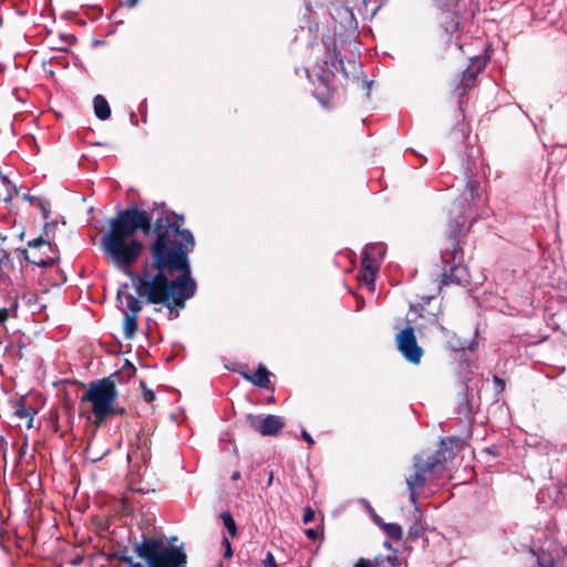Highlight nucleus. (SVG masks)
<instances>
[{
	"instance_id": "33",
	"label": "nucleus",
	"mask_w": 567,
	"mask_h": 567,
	"mask_svg": "<svg viewBox=\"0 0 567 567\" xmlns=\"http://www.w3.org/2000/svg\"><path fill=\"white\" fill-rule=\"evenodd\" d=\"M302 437L305 439V441H307L309 444H313V440L312 437L310 436V434L306 431H302Z\"/></svg>"
},
{
	"instance_id": "11",
	"label": "nucleus",
	"mask_w": 567,
	"mask_h": 567,
	"mask_svg": "<svg viewBox=\"0 0 567 567\" xmlns=\"http://www.w3.org/2000/svg\"><path fill=\"white\" fill-rule=\"evenodd\" d=\"M270 372L264 367L259 365L254 374H244V378L257 386L267 389L269 386Z\"/></svg>"
},
{
	"instance_id": "30",
	"label": "nucleus",
	"mask_w": 567,
	"mask_h": 567,
	"mask_svg": "<svg viewBox=\"0 0 567 567\" xmlns=\"http://www.w3.org/2000/svg\"><path fill=\"white\" fill-rule=\"evenodd\" d=\"M306 535L310 539H316L318 537V530H316L313 528H309L306 530Z\"/></svg>"
},
{
	"instance_id": "8",
	"label": "nucleus",
	"mask_w": 567,
	"mask_h": 567,
	"mask_svg": "<svg viewBox=\"0 0 567 567\" xmlns=\"http://www.w3.org/2000/svg\"><path fill=\"white\" fill-rule=\"evenodd\" d=\"M247 425L262 436H274L280 433L285 421L279 415H254L248 414L245 419Z\"/></svg>"
},
{
	"instance_id": "39",
	"label": "nucleus",
	"mask_w": 567,
	"mask_h": 567,
	"mask_svg": "<svg viewBox=\"0 0 567 567\" xmlns=\"http://www.w3.org/2000/svg\"><path fill=\"white\" fill-rule=\"evenodd\" d=\"M361 307H362V302H359V303H358V309L360 310V309H361Z\"/></svg>"
},
{
	"instance_id": "18",
	"label": "nucleus",
	"mask_w": 567,
	"mask_h": 567,
	"mask_svg": "<svg viewBox=\"0 0 567 567\" xmlns=\"http://www.w3.org/2000/svg\"><path fill=\"white\" fill-rule=\"evenodd\" d=\"M27 259L37 265V266H40V267H48V266H51L53 262H54V258L53 257H49V258H41V257H37L34 252H31L30 255H27Z\"/></svg>"
},
{
	"instance_id": "24",
	"label": "nucleus",
	"mask_w": 567,
	"mask_h": 567,
	"mask_svg": "<svg viewBox=\"0 0 567 567\" xmlns=\"http://www.w3.org/2000/svg\"><path fill=\"white\" fill-rule=\"evenodd\" d=\"M142 386H143V398H144V400L146 402H148V403L153 402L154 399H155V393L152 390L146 389L144 386V383H142Z\"/></svg>"
},
{
	"instance_id": "37",
	"label": "nucleus",
	"mask_w": 567,
	"mask_h": 567,
	"mask_svg": "<svg viewBox=\"0 0 567 567\" xmlns=\"http://www.w3.org/2000/svg\"><path fill=\"white\" fill-rule=\"evenodd\" d=\"M239 477H240L239 472H235V473L233 474V480H238Z\"/></svg>"
},
{
	"instance_id": "15",
	"label": "nucleus",
	"mask_w": 567,
	"mask_h": 567,
	"mask_svg": "<svg viewBox=\"0 0 567 567\" xmlns=\"http://www.w3.org/2000/svg\"><path fill=\"white\" fill-rule=\"evenodd\" d=\"M137 315L124 313L123 331L126 339H132L137 330Z\"/></svg>"
},
{
	"instance_id": "5",
	"label": "nucleus",
	"mask_w": 567,
	"mask_h": 567,
	"mask_svg": "<svg viewBox=\"0 0 567 567\" xmlns=\"http://www.w3.org/2000/svg\"><path fill=\"white\" fill-rule=\"evenodd\" d=\"M116 399L117 391L114 381L102 379L91 383L81 400L90 403L95 422L101 424L110 415L116 413Z\"/></svg>"
},
{
	"instance_id": "31",
	"label": "nucleus",
	"mask_w": 567,
	"mask_h": 567,
	"mask_svg": "<svg viewBox=\"0 0 567 567\" xmlns=\"http://www.w3.org/2000/svg\"><path fill=\"white\" fill-rule=\"evenodd\" d=\"M8 310L6 308H0V323L4 322L8 319Z\"/></svg>"
},
{
	"instance_id": "17",
	"label": "nucleus",
	"mask_w": 567,
	"mask_h": 567,
	"mask_svg": "<svg viewBox=\"0 0 567 567\" xmlns=\"http://www.w3.org/2000/svg\"><path fill=\"white\" fill-rule=\"evenodd\" d=\"M220 518H221L225 527L227 528L229 535L231 537H235L237 534V527H236V523H235V519L233 518L231 514L229 512H224L220 514Z\"/></svg>"
},
{
	"instance_id": "4",
	"label": "nucleus",
	"mask_w": 567,
	"mask_h": 567,
	"mask_svg": "<svg viewBox=\"0 0 567 567\" xmlns=\"http://www.w3.org/2000/svg\"><path fill=\"white\" fill-rule=\"evenodd\" d=\"M462 446V441L457 437H450L441 441V447L434 454L420 453L414 457L415 473L406 477V485L411 492L410 499L415 503V492L424 486L427 476L437 473L439 468L452 460L455 452Z\"/></svg>"
},
{
	"instance_id": "29",
	"label": "nucleus",
	"mask_w": 567,
	"mask_h": 567,
	"mask_svg": "<svg viewBox=\"0 0 567 567\" xmlns=\"http://www.w3.org/2000/svg\"><path fill=\"white\" fill-rule=\"evenodd\" d=\"M30 247H38V246H45L47 248H50L49 245H45L42 238L34 239L29 244Z\"/></svg>"
},
{
	"instance_id": "36",
	"label": "nucleus",
	"mask_w": 567,
	"mask_h": 567,
	"mask_svg": "<svg viewBox=\"0 0 567 567\" xmlns=\"http://www.w3.org/2000/svg\"><path fill=\"white\" fill-rule=\"evenodd\" d=\"M31 299H32V297H31V296H30V297H28L27 295H23V296H22V300L27 301L28 303H30V302H31Z\"/></svg>"
},
{
	"instance_id": "34",
	"label": "nucleus",
	"mask_w": 567,
	"mask_h": 567,
	"mask_svg": "<svg viewBox=\"0 0 567 567\" xmlns=\"http://www.w3.org/2000/svg\"><path fill=\"white\" fill-rule=\"evenodd\" d=\"M138 3V0H126V4L130 8H134Z\"/></svg>"
},
{
	"instance_id": "14",
	"label": "nucleus",
	"mask_w": 567,
	"mask_h": 567,
	"mask_svg": "<svg viewBox=\"0 0 567 567\" xmlns=\"http://www.w3.org/2000/svg\"><path fill=\"white\" fill-rule=\"evenodd\" d=\"M16 193V187L0 173V202L9 203Z\"/></svg>"
},
{
	"instance_id": "16",
	"label": "nucleus",
	"mask_w": 567,
	"mask_h": 567,
	"mask_svg": "<svg viewBox=\"0 0 567 567\" xmlns=\"http://www.w3.org/2000/svg\"><path fill=\"white\" fill-rule=\"evenodd\" d=\"M382 527H383V530L385 532V534L392 538V539H395V540H399L402 538V528L400 525L398 524H394V523H389V524H382Z\"/></svg>"
},
{
	"instance_id": "26",
	"label": "nucleus",
	"mask_w": 567,
	"mask_h": 567,
	"mask_svg": "<svg viewBox=\"0 0 567 567\" xmlns=\"http://www.w3.org/2000/svg\"><path fill=\"white\" fill-rule=\"evenodd\" d=\"M315 517V512L311 508H306L303 514V523L308 524L310 523Z\"/></svg>"
},
{
	"instance_id": "20",
	"label": "nucleus",
	"mask_w": 567,
	"mask_h": 567,
	"mask_svg": "<svg viewBox=\"0 0 567 567\" xmlns=\"http://www.w3.org/2000/svg\"><path fill=\"white\" fill-rule=\"evenodd\" d=\"M373 567H394V558L385 557V558L377 559Z\"/></svg>"
},
{
	"instance_id": "25",
	"label": "nucleus",
	"mask_w": 567,
	"mask_h": 567,
	"mask_svg": "<svg viewBox=\"0 0 567 567\" xmlns=\"http://www.w3.org/2000/svg\"><path fill=\"white\" fill-rule=\"evenodd\" d=\"M265 567H277L276 559L271 553H268L264 559Z\"/></svg>"
},
{
	"instance_id": "32",
	"label": "nucleus",
	"mask_w": 567,
	"mask_h": 567,
	"mask_svg": "<svg viewBox=\"0 0 567 567\" xmlns=\"http://www.w3.org/2000/svg\"><path fill=\"white\" fill-rule=\"evenodd\" d=\"M458 29V22H452L451 25L446 27L447 32H455Z\"/></svg>"
},
{
	"instance_id": "40",
	"label": "nucleus",
	"mask_w": 567,
	"mask_h": 567,
	"mask_svg": "<svg viewBox=\"0 0 567 567\" xmlns=\"http://www.w3.org/2000/svg\"><path fill=\"white\" fill-rule=\"evenodd\" d=\"M320 102H321V104H323V105L326 104V101H324V100H322V99H320Z\"/></svg>"
},
{
	"instance_id": "2",
	"label": "nucleus",
	"mask_w": 567,
	"mask_h": 567,
	"mask_svg": "<svg viewBox=\"0 0 567 567\" xmlns=\"http://www.w3.org/2000/svg\"><path fill=\"white\" fill-rule=\"evenodd\" d=\"M151 223L148 213L137 208L125 209L111 220L110 229L101 238V247L118 269L127 271L138 259L143 244L136 237V231L148 235Z\"/></svg>"
},
{
	"instance_id": "6",
	"label": "nucleus",
	"mask_w": 567,
	"mask_h": 567,
	"mask_svg": "<svg viewBox=\"0 0 567 567\" xmlns=\"http://www.w3.org/2000/svg\"><path fill=\"white\" fill-rule=\"evenodd\" d=\"M442 261L444 264L443 282H454L465 286L470 282V274L467 267L463 264V251L455 241L451 238L447 247L442 251Z\"/></svg>"
},
{
	"instance_id": "23",
	"label": "nucleus",
	"mask_w": 567,
	"mask_h": 567,
	"mask_svg": "<svg viewBox=\"0 0 567 567\" xmlns=\"http://www.w3.org/2000/svg\"><path fill=\"white\" fill-rule=\"evenodd\" d=\"M221 545L225 549V553H224L225 558H230L233 556L230 542L225 537V538H223Z\"/></svg>"
},
{
	"instance_id": "22",
	"label": "nucleus",
	"mask_w": 567,
	"mask_h": 567,
	"mask_svg": "<svg viewBox=\"0 0 567 567\" xmlns=\"http://www.w3.org/2000/svg\"><path fill=\"white\" fill-rule=\"evenodd\" d=\"M436 2V4L442 8V9H446V10H451L456 3H457V0H434Z\"/></svg>"
},
{
	"instance_id": "7",
	"label": "nucleus",
	"mask_w": 567,
	"mask_h": 567,
	"mask_svg": "<svg viewBox=\"0 0 567 567\" xmlns=\"http://www.w3.org/2000/svg\"><path fill=\"white\" fill-rule=\"evenodd\" d=\"M385 254L383 244H370L362 252V274L360 281L365 285L369 290H374V277L379 269V261Z\"/></svg>"
},
{
	"instance_id": "19",
	"label": "nucleus",
	"mask_w": 567,
	"mask_h": 567,
	"mask_svg": "<svg viewBox=\"0 0 567 567\" xmlns=\"http://www.w3.org/2000/svg\"><path fill=\"white\" fill-rule=\"evenodd\" d=\"M34 410L31 409V408H27V406H22L20 408L18 411H17V415L20 416V417H29V424L28 426L31 427L32 426V421H33V414H34Z\"/></svg>"
},
{
	"instance_id": "21",
	"label": "nucleus",
	"mask_w": 567,
	"mask_h": 567,
	"mask_svg": "<svg viewBox=\"0 0 567 567\" xmlns=\"http://www.w3.org/2000/svg\"><path fill=\"white\" fill-rule=\"evenodd\" d=\"M35 203H37V206L39 207V209L41 210L43 218L48 219L49 218V203L44 202L42 199H37Z\"/></svg>"
},
{
	"instance_id": "10",
	"label": "nucleus",
	"mask_w": 567,
	"mask_h": 567,
	"mask_svg": "<svg viewBox=\"0 0 567 567\" xmlns=\"http://www.w3.org/2000/svg\"><path fill=\"white\" fill-rule=\"evenodd\" d=\"M117 300L123 313H140L142 310L141 301L128 291L127 285L118 289Z\"/></svg>"
},
{
	"instance_id": "27",
	"label": "nucleus",
	"mask_w": 567,
	"mask_h": 567,
	"mask_svg": "<svg viewBox=\"0 0 567 567\" xmlns=\"http://www.w3.org/2000/svg\"><path fill=\"white\" fill-rule=\"evenodd\" d=\"M467 189L470 190L471 196L474 198L475 196H477L478 184L475 182H468Z\"/></svg>"
},
{
	"instance_id": "9",
	"label": "nucleus",
	"mask_w": 567,
	"mask_h": 567,
	"mask_svg": "<svg viewBox=\"0 0 567 567\" xmlns=\"http://www.w3.org/2000/svg\"><path fill=\"white\" fill-rule=\"evenodd\" d=\"M398 349L405 360L417 364L423 355V350L417 346L413 328L401 330L395 338Z\"/></svg>"
},
{
	"instance_id": "28",
	"label": "nucleus",
	"mask_w": 567,
	"mask_h": 567,
	"mask_svg": "<svg viewBox=\"0 0 567 567\" xmlns=\"http://www.w3.org/2000/svg\"><path fill=\"white\" fill-rule=\"evenodd\" d=\"M353 567H373V564L364 558L359 559Z\"/></svg>"
},
{
	"instance_id": "38",
	"label": "nucleus",
	"mask_w": 567,
	"mask_h": 567,
	"mask_svg": "<svg viewBox=\"0 0 567 567\" xmlns=\"http://www.w3.org/2000/svg\"><path fill=\"white\" fill-rule=\"evenodd\" d=\"M456 233H457V231H456V229H453V230H452V235H453V236H455V235H456Z\"/></svg>"
},
{
	"instance_id": "1",
	"label": "nucleus",
	"mask_w": 567,
	"mask_h": 567,
	"mask_svg": "<svg viewBox=\"0 0 567 567\" xmlns=\"http://www.w3.org/2000/svg\"><path fill=\"white\" fill-rule=\"evenodd\" d=\"M154 231L153 262L145 266L141 276H132V282L141 298L164 305L172 312L175 308L182 309L196 291L187 258L195 241L189 230L181 229L178 217L173 213L159 217Z\"/></svg>"
},
{
	"instance_id": "12",
	"label": "nucleus",
	"mask_w": 567,
	"mask_h": 567,
	"mask_svg": "<svg viewBox=\"0 0 567 567\" xmlns=\"http://www.w3.org/2000/svg\"><path fill=\"white\" fill-rule=\"evenodd\" d=\"M486 61L481 56L471 59V65L463 72L464 80H472L485 68Z\"/></svg>"
},
{
	"instance_id": "3",
	"label": "nucleus",
	"mask_w": 567,
	"mask_h": 567,
	"mask_svg": "<svg viewBox=\"0 0 567 567\" xmlns=\"http://www.w3.org/2000/svg\"><path fill=\"white\" fill-rule=\"evenodd\" d=\"M133 550L146 563L147 567H186V554L162 538H144L141 543L134 544ZM120 560L127 564L128 567H144L127 555H122Z\"/></svg>"
},
{
	"instance_id": "13",
	"label": "nucleus",
	"mask_w": 567,
	"mask_h": 567,
	"mask_svg": "<svg viewBox=\"0 0 567 567\" xmlns=\"http://www.w3.org/2000/svg\"><path fill=\"white\" fill-rule=\"evenodd\" d=\"M93 102L95 115L102 121L107 120L111 115V109L107 101L102 95H96Z\"/></svg>"
},
{
	"instance_id": "35",
	"label": "nucleus",
	"mask_w": 567,
	"mask_h": 567,
	"mask_svg": "<svg viewBox=\"0 0 567 567\" xmlns=\"http://www.w3.org/2000/svg\"><path fill=\"white\" fill-rule=\"evenodd\" d=\"M22 198H23L24 200H27V202H31V203H32V202H37V199H35V198H33L32 196H30V195H28V194H24V195L22 196Z\"/></svg>"
}]
</instances>
